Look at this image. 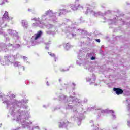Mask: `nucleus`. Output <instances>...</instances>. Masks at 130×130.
Listing matches in <instances>:
<instances>
[{
    "label": "nucleus",
    "mask_w": 130,
    "mask_h": 130,
    "mask_svg": "<svg viewBox=\"0 0 130 130\" xmlns=\"http://www.w3.org/2000/svg\"><path fill=\"white\" fill-rule=\"evenodd\" d=\"M4 103H6L7 108L9 109L10 112H12V115L15 118L14 120L18 121L22 125V127H27L32 122L29 123L27 120L30 118V115L28 113H25L20 109V107H23L22 103H27V101L22 100L21 103H16V101L13 99H10L9 101H4Z\"/></svg>",
    "instance_id": "1"
},
{
    "label": "nucleus",
    "mask_w": 130,
    "mask_h": 130,
    "mask_svg": "<svg viewBox=\"0 0 130 130\" xmlns=\"http://www.w3.org/2000/svg\"><path fill=\"white\" fill-rule=\"evenodd\" d=\"M43 35V32L41 30L38 31L30 39V43L32 46L37 44H40L42 42L40 40V39Z\"/></svg>",
    "instance_id": "2"
},
{
    "label": "nucleus",
    "mask_w": 130,
    "mask_h": 130,
    "mask_svg": "<svg viewBox=\"0 0 130 130\" xmlns=\"http://www.w3.org/2000/svg\"><path fill=\"white\" fill-rule=\"evenodd\" d=\"M56 14H57V12L53 13L52 10H47L45 12V14H43L42 15V21H46V17L47 16H49L50 17V20L51 21H53L54 23H55L56 21H57V19L56 18Z\"/></svg>",
    "instance_id": "3"
},
{
    "label": "nucleus",
    "mask_w": 130,
    "mask_h": 130,
    "mask_svg": "<svg viewBox=\"0 0 130 130\" xmlns=\"http://www.w3.org/2000/svg\"><path fill=\"white\" fill-rule=\"evenodd\" d=\"M86 8L87 10L85 12V14H90L92 15V16H94V17H98V16H104V14L101 13V12H95L92 10V9H94L95 8V4L92 5L91 6L89 4H86Z\"/></svg>",
    "instance_id": "4"
},
{
    "label": "nucleus",
    "mask_w": 130,
    "mask_h": 130,
    "mask_svg": "<svg viewBox=\"0 0 130 130\" xmlns=\"http://www.w3.org/2000/svg\"><path fill=\"white\" fill-rule=\"evenodd\" d=\"M66 32H69V34L68 35V37L69 38H73V37H76V33H77L79 31V30L75 28V27H67L65 28Z\"/></svg>",
    "instance_id": "5"
},
{
    "label": "nucleus",
    "mask_w": 130,
    "mask_h": 130,
    "mask_svg": "<svg viewBox=\"0 0 130 130\" xmlns=\"http://www.w3.org/2000/svg\"><path fill=\"white\" fill-rule=\"evenodd\" d=\"M80 100H78V99H76L75 101H74V98L70 97L68 99V102L67 103L66 108L67 109H70V108H72V105H69L72 104V103H74L75 104V103H80Z\"/></svg>",
    "instance_id": "6"
},
{
    "label": "nucleus",
    "mask_w": 130,
    "mask_h": 130,
    "mask_svg": "<svg viewBox=\"0 0 130 130\" xmlns=\"http://www.w3.org/2000/svg\"><path fill=\"white\" fill-rule=\"evenodd\" d=\"M32 21H36V22L33 23L32 25L34 27H40V28H43L45 24L44 23L40 22V18H34L31 19Z\"/></svg>",
    "instance_id": "7"
},
{
    "label": "nucleus",
    "mask_w": 130,
    "mask_h": 130,
    "mask_svg": "<svg viewBox=\"0 0 130 130\" xmlns=\"http://www.w3.org/2000/svg\"><path fill=\"white\" fill-rule=\"evenodd\" d=\"M15 57L14 56H7L5 57V59L1 62V64L5 66L6 64L9 65L11 63V60H14Z\"/></svg>",
    "instance_id": "8"
},
{
    "label": "nucleus",
    "mask_w": 130,
    "mask_h": 130,
    "mask_svg": "<svg viewBox=\"0 0 130 130\" xmlns=\"http://www.w3.org/2000/svg\"><path fill=\"white\" fill-rule=\"evenodd\" d=\"M13 19V17H9V15L8 14V12L6 11L3 15V17H2V20L0 21V25L5 23V22H9L10 20H12ZM1 31V30L0 29V34Z\"/></svg>",
    "instance_id": "9"
},
{
    "label": "nucleus",
    "mask_w": 130,
    "mask_h": 130,
    "mask_svg": "<svg viewBox=\"0 0 130 130\" xmlns=\"http://www.w3.org/2000/svg\"><path fill=\"white\" fill-rule=\"evenodd\" d=\"M47 29H49V30H51V31L52 33V35H54V34H56V32H57V28H56V26L51 25V24H48L46 25Z\"/></svg>",
    "instance_id": "10"
},
{
    "label": "nucleus",
    "mask_w": 130,
    "mask_h": 130,
    "mask_svg": "<svg viewBox=\"0 0 130 130\" xmlns=\"http://www.w3.org/2000/svg\"><path fill=\"white\" fill-rule=\"evenodd\" d=\"M71 8L73 11H76V10H78V8H81V9H83V6L80 5V4L76 5L72 4L71 5Z\"/></svg>",
    "instance_id": "11"
},
{
    "label": "nucleus",
    "mask_w": 130,
    "mask_h": 130,
    "mask_svg": "<svg viewBox=\"0 0 130 130\" xmlns=\"http://www.w3.org/2000/svg\"><path fill=\"white\" fill-rule=\"evenodd\" d=\"M71 12V10H67L66 9H60L59 10V13L58 14V16H60L61 14H63V15H66V14H67V13Z\"/></svg>",
    "instance_id": "12"
},
{
    "label": "nucleus",
    "mask_w": 130,
    "mask_h": 130,
    "mask_svg": "<svg viewBox=\"0 0 130 130\" xmlns=\"http://www.w3.org/2000/svg\"><path fill=\"white\" fill-rule=\"evenodd\" d=\"M114 91H115V92H116V94H117V95H120L121 94H122V93H123V90H122V89H120V88H114L113 89Z\"/></svg>",
    "instance_id": "13"
},
{
    "label": "nucleus",
    "mask_w": 130,
    "mask_h": 130,
    "mask_svg": "<svg viewBox=\"0 0 130 130\" xmlns=\"http://www.w3.org/2000/svg\"><path fill=\"white\" fill-rule=\"evenodd\" d=\"M99 112H101L102 113H114V111L110 110H100Z\"/></svg>",
    "instance_id": "14"
},
{
    "label": "nucleus",
    "mask_w": 130,
    "mask_h": 130,
    "mask_svg": "<svg viewBox=\"0 0 130 130\" xmlns=\"http://www.w3.org/2000/svg\"><path fill=\"white\" fill-rule=\"evenodd\" d=\"M8 32L9 34H13V36H14V38L15 37H16V38L17 39H18V34H17V32H16V31H15V30H8Z\"/></svg>",
    "instance_id": "15"
},
{
    "label": "nucleus",
    "mask_w": 130,
    "mask_h": 130,
    "mask_svg": "<svg viewBox=\"0 0 130 130\" xmlns=\"http://www.w3.org/2000/svg\"><path fill=\"white\" fill-rule=\"evenodd\" d=\"M67 122H68V121H65V122H61L60 123L59 125V127L60 128H61L62 127H66V126H67Z\"/></svg>",
    "instance_id": "16"
},
{
    "label": "nucleus",
    "mask_w": 130,
    "mask_h": 130,
    "mask_svg": "<svg viewBox=\"0 0 130 130\" xmlns=\"http://www.w3.org/2000/svg\"><path fill=\"white\" fill-rule=\"evenodd\" d=\"M21 24L24 28H27L28 27V22L26 20H22Z\"/></svg>",
    "instance_id": "17"
},
{
    "label": "nucleus",
    "mask_w": 130,
    "mask_h": 130,
    "mask_svg": "<svg viewBox=\"0 0 130 130\" xmlns=\"http://www.w3.org/2000/svg\"><path fill=\"white\" fill-rule=\"evenodd\" d=\"M87 81H90V82H95V76H93V78H86Z\"/></svg>",
    "instance_id": "18"
},
{
    "label": "nucleus",
    "mask_w": 130,
    "mask_h": 130,
    "mask_svg": "<svg viewBox=\"0 0 130 130\" xmlns=\"http://www.w3.org/2000/svg\"><path fill=\"white\" fill-rule=\"evenodd\" d=\"M64 46L66 50H69V49H70V47H71L69 43H67V44L64 45Z\"/></svg>",
    "instance_id": "19"
},
{
    "label": "nucleus",
    "mask_w": 130,
    "mask_h": 130,
    "mask_svg": "<svg viewBox=\"0 0 130 130\" xmlns=\"http://www.w3.org/2000/svg\"><path fill=\"white\" fill-rule=\"evenodd\" d=\"M14 67H20L21 63L20 62H15L13 63Z\"/></svg>",
    "instance_id": "20"
},
{
    "label": "nucleus",
    "mask_w": 130,
    "mask_h": 130,
    "mask_svg": "<svg viewBox=\"0 0 130 130\" xmlns=\"http://www.w3.org/2000/svg\"><path fill=\"white\" fill-rule=\"evenodd\" d=\"M49 55H50V56L54 57V59H55V61H56V59H57V58H56V57H55V55H54V54L52 53H48Z\"/></svg>",
    "instance_id": "21"
},
{
    "label": "nucleus",
    "mask_w": 130,
    "mask_h": 130,
    "mask_svg": "<svg viewBox=\"0 0 130 130\" xmlns=\"http://www.w3.org/2000/svg\"><path fill=\"white\" fill-rule=\"evenodd\" d=\"M77 64H78L79 66H81L82 64V60L80 59H79L78 60H77Z\"/></svg>",
    "instance_id": "22"
},
{
    "label": "nucleus",
    "mask_w": 130,
    "mask_h": 130,
    "mask_svg": "<svg viewBox=\"0 0 130 130\" xmlns=\"http://www.w3.org/2000/svg\"><path fill=\"white\" fill-rule=\"evenodd\" d=\"M7 0H0V5H4L5 3H7Z\"/></svg>",
    "instance_id": "23"
},
{
    "label": "nucleus",
    "mask_w": 130,
    "mask_h": 130,
    "mask_svg": "<svg viewBox=\"0 0 130 130\" xmlns=\"http://www.w3.org/2000/svg\"><path fill=\"white\" fill-rule=\"evenodd\" d=\"M46 33H47L48 35H52V32L51 30L46 31Z\"/></svg>",
    "instance_id": "24"
},
{
    "label": "nucleus",
    "mask_w": 130,
    "mask_h": 130,
    "mask_svg": "<svg viewBox=\"0 0 130 130\" xmlns=\"http://www.w3.org/2000/svg\"><path fill=\"white\" fill-rule=\"evenodd\" d=\"M60 72H67V71H69V69L64 70L62 68L60 69Z\"/></svg>",
    "instance_id": "25"
},
{
    "label": "nucleus",
    "mask_w": 130,
    "mask_h": 130,
    "mask_svg": "<svg viewBox=\"0 0 130 130\" xmlns=\"http://www.w3.org/2000/svg\"><path fill=\"white\" fill-rule=\"evenodd\" d=\"M22 58H23V59H24V60H27V59H28V57L23 56L21 57Z\"/></svg>",
    "instance_id": "26"
},
{
    "label": "nucleus",
    "mask_w": 130,
    "mask_h": 130,
    "mask_svg": "<svg viewBox=\"0 0 130 130\" xmlns=\"http://www.w3.org/2000/svg\"><path fill=\"white\" fill-rule=\"evenodd\" d=\"M61 98L62 100V99H63V100H64L66 99V98H67V96H64L63 95H61Z\"/></svg>",
    "instance_id": "27"
},
{
    "label": "nucleus",
    "mask_w": 130,
    "mask_h": 130,
    "mask_svg": "<svg viewBox=\"0 0 130 130\" xmlns=\"http://www.w3.org/2000/svg\"><path fill=\"white\" fill-rule=\"evenodd\" d=\"M109 24H113V23H114V20H110L109 21Z\"/></svg>",
    "instance_id": "28"
},
{
    "label": "nucleus",
    "mask_w": 130,
    "mask_h": 130,
    "mask_svg": "<svg viewBox=\"0 0 130 130\" xmlns=\"http://www.w3.org/2000/svg\"><path fill=\"white\" fill-rule=\"evenodd\" d=\"M79 119V121H78V125H80L81 124V121L82 120V118H78Z\"/></svg>",
    "instance_id": "29"
},
{
    "label": "nucleus",
    "mask_w": 130,
    "mask_h": 130,
    "mask_svg": "<svg viewBox=\"0 0 130 130\" xmlns=\"http://www.w3.org/2000/svg\"><path fill=\"white\" fill-rule=\"evenodd\" d=\"M34 128H37V129H39V127L38 126H36L32 128V130H33Z\"/></svg>",
    "instance_id": "30"
},
{
    "label": "nucleus",
    "mask_w": 130,
    "mask_h": 130,
    "mask_svg": "<svg viewBox=\"0 0 130 130\" xmlns=\"http://www.w3.org/2000/svg\"><path fill=\"white\" fill-rule=\"evenodd\" d=\"M2 98H5V96H4V95H3V94L0 93V99Z\"/></svg>",
    "instance_id": "31"
},
{
    "label": "nucleus",
    "mask_w": 130,
    "mask_h": 130,
    "mask_svg": "<svg viewBox=\"0 0 130 130\" xmlns=\"http://www.w3.org/2000/svg\"><path fill=\"white\" fill-rule=\"evenodd\" d=\"M129 120L128 121L127 123H128V126L130 127V116H129Z\"/></svg>",
    "instance_id": "32"
},
{
    "label": "nucleus",
    "mask_w": 130,
    "mask_h": 130,
    "mask_svg": "<svg viewBox=\"0 0 130 130\" xmlns=\"http://www.w3.org/2000/svg\"><path fill=\"white\" fill-rule=\"evenodd\" d=\"M69 21H70V20H69L68 19H64V22H69Z\"/></svg>",
    "instance_id": "33"
},
{
    "label": "nucleus",
    "mask_w": 130,
    "mask_h": 130,
    "mask_svg": "<svg viewBox=\"0 0 130 130\" xmlns=\"http://www.w3.org/2000/svg\"><path fill=\"white\" fill-rule=\"evenodd\" d=\"M91 60H95V57H92L91 58Z\"/></svg>",
    "instance_id": "34"
},
{
    "label": "nucleus",
    "mask_w": 130,
    "mask_h": 130,
    "mask_svg": "<svg viewBox=\"0 0 130 130\" xmlns=\"http://www.w3.org/2000/svg\"><path fill=\"white\" fill-rule=\"evenodd\" d=\"M96 41H97V42H100V39H96Z\"/></svg>",
    "instance_id": "35"
},
{
    "label": "nucleus",
    "mask_w": 130,
    "mask_h": 130,
    "mask_svg": "<svg viewBox=\"0 0 130 130\" xmlns=\"http://www.w3.org/2000/svg\"><path fill=\"white\" fill-rule=\"evenodd\" d=\"M127 109H128V111H129V110H130V105L128 106Z\"/></svg>",
    "instance_id": "36"
},
{
    "label": "nucleus",
    "mask_w": 130,
    "mask_h": 130,
    "mask_svg": "<svg viewBox=\"0 0 130 130\" xmlns=\"http://www.w3.org/2000/svg\"><path fill=\"white\" fill-rule=\"evenodd\" d=\"M12 98H15V95L12 94Z\"/></svg>",
    "instance_id": "37"
},
{
    "label": "nucleus",
    "mask_w": 130,
    "mask_h": 130,
    "mask_svg": "<svg viewBox=\"0 0 130 130\" xmlns=\"http://www.w3.org/2000/svg\"><path fill=\"white\" fill-rule=\"evenodd\" d=\"M49 49V47H47V46L46 47V49Z\"/></svg>",
    "instance_id": "38"
},
{
    "label": "nucleus",
    "mask_w": 130,
    "mask_h": 130,
    "mask_svg": "<svg viewBox=\"0 0 130 130\" xmlns=\"http://www.w3.org/2000/svg\"><path fill=\"white\" fill-rule=\"evenodd\" d=\"M112 116L114 118H115V115H112Z\"/></svg>",
    "instance_id": "39"
},
{
    "label": "nucleus",
    "mask_w": 130,
    "mask_h": 130,
    "mask_svg": "<svg viewBox=\"0 0 130 130\" xmlns=\"http://www.w3.org/2000/svg\"><path fill=\"white\" fill-rule=\"evenodd\" d=\"M47 85L49 86V84H48V82H47Z\"/></svg>",
    "instance_id": "40"
},
{
    "label": "nucleus",
    "mask_w": 130,
    "mask_h": 130,
    "mask_svg": "<svg viewBox=\"0 0 130 130\" xmlns=\"http://www.w3.org/2000/svg\"><path fill=\"white\" fill-rule=\"evenodd\" d=\"M20 127H19V128H18L17 129H15V130H19V129H20Z\"/></svg>",
    "instance_id": "41"
},
{
    "label": "nucleus",
    "mask_w": 130,
    "mask_h": 130,
    "mask_svg": "<svg viewBox=\"0 0 130 130\" xmlns=\"http://www.w3.org/2000/svg\"><path fill=\"white\" fill-rule=\"evenodd\" d=\"M23 71H25V67H23Z\"/></svg>",
    "instance_id": "42"
},
{
    "label": "nucleus",
    "mask_w": 130,
    "mask_h": 130,
    "mask_svg": "<svg viewBox=\"0 0 130 130\" xmlns=\"http://www.w3.org/2000/svg\"><path fill=\"white\" fill-rule=\"evenodd\" d=\"M0 127H2V124H0Z\"/></svg>",
    "instance_id": "43"
},
{
    "label": "nucleus",
    "mask_w": 130,
    "mask_h": 130,
    "mask_svg": "<svg viewBox=\"0 0 130 130\" xmlns=\"http://www.w3.org/2000/svg\"><path fill=\"white\" fill-rule=\"evenodd\" d=\"M2 34H3V35H5V32H2Z\"/></svg>",
    "instance_id": "44"
},
{
    "label": "nucleus",
    "mask_w": 130,
    "mask_h": 130,
    "mask_svg": "<svg viewBox=\"0 0 130 130\" xmlns=\"http://www.w3.org/2000/svg\"><path fill=\"white\" fill-rule=\"evenodd\" d=\"M74 112H76V110H74Z\"/></svg>",
    "instance_id": "45"
},
{
    "label": "nucleus",
    "mask_w": 130,
    "mask_h": 130,
    "mask_svg": "<svg viewBox=\"0 0 130 130\" xmlns=\"http://www.w3.org/2000/svg\"><path fill=\"white\" fill-rule=\"evenodd\" d=\"M108 13H110V11H108Z\"/></svg>",
    "instance_id": "46"
},
{
    "label": "nucleus",
    "mask_w": 130,
    "mask_h": 130,
    "mask_svg": "<svg viewBox=\"0 0 130 130\" xmlns=\"http://www.w3.org/2000/svg\"><path fill=\"white\" fill-rule=\"evenodd\" d=\"M43 107H45V105H43Z\"/></svg>",
    "instance_id": "47"
},
{
    "label": "nucleus",
    "mask_w": 130,
    "mask_h": 130,
    "mask_svg": "<svg viewBox=\"0 0 130 130\" xmlns=\"http://www.w3.org/2000/svg\"><path fill=\"white\" fill-rule=\"evenodd\" d=\"M28 11H31V10H30V9H28Z\"/></svg>",
    "instance_id": "48"
},
{
    "label": "nucleus",
    "mask_w": 130,
    "mask_h": 130,
    "mask_svg": "<svg viewBox=\"0 0 130 130\" xmlns=\"http://www.w3.org/2000/svg\"><path fill=\"white\" fill-rule=\"evenodd\" d=\"M59 82H60V79H59Z\"/></svg>",
    "instance_id": "49"
},
{
    "label": "nucleus",
    "mask_w": 130,
    "mask_h": 130,
    "mask_svg": "<svg viewBox=\"0 0 130 130\" xmlns=\"http://www.w3.org/2000/svg\"><path fill=\"white\" fill-rule=\"evenodd\" d=\"M46 44H49V43H47Z\"/></svg>",
    "instance_id": "50"
},
{
    "label": "nucleus",
    "mask_w": 130,
    "mask_h": 130,
    "mask_svg": "<svg viewBox=\"0 0 130 130\" xmlns=\"http://www.w3.org/2000/svg\"><path fill=\"white\" fill-rule=\"evenodd\" d=\"M76 1H79V0H76Z\"/></svg>",
    "instance_id": "51"
},
{
    "label": "nucleus",
    "mask_w": 130,
    "mask_h": 130,
    "mask_svg": "<svg viewBox=\"0 0 130 130\" xmlns=\"http://www.w3.org/2000/svg\"><path fill=\"white\" fill-rule=\"evenodd\" d=\"M81 116H83V115H81Z\"/></svg>",
    "instance_id": "52"
},
{
    "label": "nucleus",
    "mask_w": 130,
    "mask_h": 130,
    "mask_svg": "<svg viewBox=\"0 0 130 130\" xmlns=\"http://www.w3.org/2000/svg\"><path fill=\"white\" fill-rule=\"evenodd\" d=\"M45 130H46V129H45Z\"/></svg>",
    "instance_id": "53"
}]
</instances>
